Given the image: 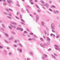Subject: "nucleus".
I'll return each mask as SVG.
<instances>
[{"mask_svg": "<svg viewBox=\"0 0 60 60\" xmlns=\"http://www.w3.org/2000/svg\"><path fill=\"white\" fill-rule=\"evenodd\" d=\"M21 23L22 24H23V25H25V24L23 23V22H21Z\"/></svg>", "mask_w": 60, "mask_h": 60, "instance_id": "obj_45", "label": "nucleus"}, {"mask_svg": "<svg viewBox=\"0 0 60 60\" xmlns=\"http://www.w3.org/2000/svg\"><path fill=\"white\" fill-rule=\"evenodd\" d=\"M9 10L10 11H13V10L11 8H9Z\"/></svg>", "mask_w": 60, "mask_h": 60, "instance_id": "obj_34", "label": "nucleus"}, {"mask_svg": "<svg viewBox=\"0 0 60 60\" xmlns=\"http://www.w3.org/2000/svg\"><path fill=\"white\" fill-rule=\"evenodd\" d=\"M7 2L9 4H10V3H12V4H13V2L11 1V0H7Z\"/></svg>", "mask_w": 60, "mask_h": 60, "instance_id": "obj_5", "label": "nucleus"}, {"mask_svg": "<svg viewBox=\"0 0 60 60\" xmlns=\"http://www.w3.org/2000/svg\"><path fill=\"white\" fill-rule=\"evenodd\" d=\"M9 40H12V38L11 37H10L9 38Z\"/></svg>", "mask_w": 60, "mask_h": 60, "instance_id": "obj_30", "label": "nucleus"}, {"mask_svg": "<svg viewBox=\"0 0 60 60\" xmlns=\"http://www.w3.org/2000/svg\"><path fill=\"white\" fill-rule=\"evenodd\" d=\"M45 6L46 7H47V8H48L49 7V5L48 4H47V3H45Z\"/></svg>", "mask_w": 60, "mask_h": 60, "instance_id": "obj_10", "label": "nucleus"}, {"mask_svg": "<svg viewBox=\"0 0 60 60\" xmlns=\"http://www.w3.org/2000/svg\"><path fill=\"white\" fill-rule=\"evenodd\" d=\"M17 42V41L16 40H15V43H16V42Z\"/></svg>", "mask_w": 60, "mask_h": 60, "instance_id": "obj_52", "label": "nucleus"}, {"mask_svg": "<svg viewBox=\"0 0 60 60\" xmlns=\"http://www.w3.org/2000/svg\"><path fill=\"white\" fill-rule=\"evenodd\" d=\"M2 1H4V2H6V1L5 0H0V2H2Z\"/></svg>", "mask_w": 60, "mask_h": 60, "instance_id": "obj_32", "label": "nucleus"}, {"mask_svg": "<svg viewBox=\"0 0 60 60\" xmlns=\"http://www.w3.org/2000/svg\"><path fill=\"white\" fill-rule=\"evenodd\" d=\"M28 40H29L30 41H31L32 40V39L30 38H29L28 39Z\"/></svg>", "mask_w": 60, "mask_h": 60, "instance_id": "obj_57", "label": "nucleus"}, {"mask_svg": "<svg viewBox=\"0 0 60 60\" xmlns=\"http://www.w3.org/2000/svg\"><path fill=\"white\" fill-rule=\"evenodd\" d=\"M19 50L20 53H22V49H20Z\"/></svg>", "mask_w": 60, "mask_h": 60, "instance_id": "obj_15", "label": "nucleus"}, {"mask_svg": "<svg viewBox=\"0 0 60 60\" xmlns=\"http://www.w3.org/2000/svg\"><path fill=\"white\" fill-rule=\"evenodd\" d=\"M51 49L50 48L48 50V51H51Z\"/></svg>", "mask_w": 60, "mask_h": 60, "instance_id": "obj_40", "label": "nucleus"}, {"mask_svg": "<svg viewBox=\"0 0 60 60\" xmlns=\"http://www.w3.org/2000/svg\"><path fill=\"white\" fill-rule=\"evenodd\" d=\"M23 33L26 34V33H28V32L26 31H24V32H23Z\"/></svg>", "mask_w": 60, "mask_h": 60, "instance_id": "obj_28", "label": "nucleus"}, {"mask_svg": "<svg viewBox=\"0 0 60 60\" xmlns=\"http://www.w3.org/2000/svg\"><path fill=\"white\" fill-rule=\"evenodd\" d=\"M32 1V0H30L29 2H31Z\"/></svg>", "mask_w": 60, "mask_h": 60, "instance_id": "obj_63", "label": "nucleus"}, {"mask_svg": "<svg viewBox=\"0 0 60 60\" xmlns=\"http://www.w3.org/2000/svg\"><path fill=\"white\" fill-rule=\"evenodd\" d=\"M3 13H4V14H6V15H8V14H7V13H6V12H4Z\"/></svg>", "mask_w": 60, "mask_h": 60, "instance_id": "obj_39", "label": "nucleus"}, {"mask_svg": "<svg viewBox=\"0 0 60 60\" xmlns=\"http://www.w3.org/2000/svg\"><path fill=\"white\" fill-rule=\"evenodd\" d=\"M51 26H53V27H54V24L53 23H52L51 24Z\"/></svg>", "mask_w": 60, "mask_h": 60, "instance_id": "obj_16", "label": "nucleus"}, {"mask_svg": "<svg viewBox=\"0 0 60 60\" xmlns=\"http://www.w3.org/2000/svg\"><path fill=\"white\" fill-rule=\"evenodd\" d=\"M54 55L55 56H58V55H57V54H56L55 53H54Z\"/></svg>", "mask_w": 60, "mask_h": 60, "instance_id": "obj_43", "label": "nucleus"}, {"mask_svg": "<svg viewBox=\"0 0 60 60\" xmlns=\"http://www.w3.org/2000/svg\"><path fill=\"white\" fill-rule=\"evenodd\" d=\"M14 47H17V46L15 45H14Z\"/></svg>", "mask_w": 60, "mask_h": 60, "instance_id": "obj_53", "label": "nucleus"}, {"mask_svg": "<svg viewBox=\"0 0 60 60\" xmlns=\"http://www.w3.org/2000/svg\"><path fill=\"white\" fill-rule=\"evenodd\" d=\"M3 48V47L0 45V49H2Z\"/></svg>", "mask_w": 60, "mask_h": 60, "instance_id": "obj_27", "label": "nucleus"}, {"mask_svg": "<svg viewBox=\"0 0 60 60\" xmlns=\"http://www.w3.org/2000/svg\"><path fill=\"white\" fill-rule=\"evenodd\" d=\"M41 47H43V48H45V45H42V44H41Z\"/></svg>", "mask_w": 60, "mask_h": 60, "instance_id": "obj_14", "label": "nucleus"}, {"mask_svg": "<svg viewBox=\"0 0 60 60\" xmlns=\"http://www.w3.org/2000/svg\"><path fill=\"white\" fill-rule=\"evenodd\" d=\"M56 11L57 12V13H59V11Z\"/></svg>", "mask_w": 60, "mask_h": 60, "instance_id": "obj_58", "label": "nucleus"}, {"mask_svg": "<svg viewBox=\"0 0 60 60\" xmlns=\"http://www.w3.org/2000/svg\"><path fill=\"white\" fill-rule=\"evenodd\" d=\"M40 40L41 41H44V39H42V38H40Z\"/></svg>", "mask_w": 60, "mask_h": 60, "instance_id": "obj_11", "label": "nucleus"}, {"mask_svg": "<svg viewBox=\"0 0 60 60\" xmlns=\"http://www.w3.org/2000/svg\"><path fill=\"white\" fill-rule=\"evenodd\" d=\"M21 11H22V12H23V11H24V10L23 8H21Z\"/></svg>", "mask_w": 60, "mask_h": 60, "instance_id": "obj_21", "label": "nucleus"}, {"mask_svg": "<svg viewBox=\"0 0 60 60\" xmlns=\"http://www.w3.org/2000/svg\"><path fill=\"white\" fill-rule=\"evenodd\" d=\"M11 33H12V34H15V33L14 32H12Z\"/></svg>", "mask_w": 60, "mask_h": 60, "instance_id": "obj_41", "label": "nucleus"}, {"mask_svg": "<svg viewBox=\"0 0 60 60\" xmlns=\"http://www.w3.org/2000/svg\"><path fill=\"white\" fill-rule=\"evenodd\" d=\"M15 17L16 18V19H19V17H18L17 16H15Z\"/></svg>", "mask_w": 60, "mask_h": 60, "instance_id": "obj_47", "label": "nucleus"}, {"mask_svg": "<svg viewBox=\"0 0 60 60\" xmlns=\"http://www.w3.org/2000/svg\"><path fill=\"white\" fill-rule=\"evenodd\" d=\"M22 15H21L20 14V19H22Z\"/></svg>", "mask_w": 60, "mask_h": 60, "instance_id": "obj_22", "label": "nucleus"}, {"mask_svg": "<svg viewBox=\"0 0 60 60\" xmlns=\"http://www.w3.org/2000/svg\"><path fill=\"white\" fill-rule=\"evenodd\" d=\"M31 4H34V3L33 2H31L30 3Z\"/></svg>", "mask_w": 60, "mask_h": 60, "instance_id": "obj_60", "label": "nucleus"}, {"mask_svg": "<svg viewBox=\"0 0 60 60\" xmlns=\"http://www.w3.org/2000/svg\"><path fill=\"white\" fill-rule=\"evenodd\" d=\"M42 59H45V57L42 56Z\"/></svg>", "mask_w": 60, "mask_h": 60, "instance_id": "obj_12", "label": "nucleus"}, {"mask_svg": "<svg viewBox=\"0 0 60 60\" xmlns=\"http://www.w3.org/2000/svg\"><path fill=\"white\" fill-rule=\"evenodd\" d=\"M4 52L5 54H7V52H6V51L4 50Z\"/></svg>", "mask_w": 60, "mask_h": 60, "instance_id": "obj_38", "label": "nucleus"}, {"mask_svg": "<svg viewBox=\"0 0 60 60\" xmlns=\"http://www.w3.org/2000/svg\"><path fill=\"white\" fill-rule=\"evenodd\" d=\"M19 12H17L16 13L17 15H19Z\"/></svg>", "mask_w": 60, "mask_h": 60, "instance_id": "obj_55", "label": "nucleus"}, {"mask_svg": "<svg viewBox=\"0 0 60 60\" xmlns=\"http://www.w3.org/2000/svg\"><path fill=\"white\" fill-rule=\"evenodd\" d=\"M44 32L45 34H47V33H46V31H45Z\"/></svg>", "mask_w": 60, "mask_h": 60, "instance_id": "obj_49", "label": "nucleus"}, {"mask_svg": "<svg viewBox=\"0 0 60 60\" xmlns=\"http://www.w3.org/2000/svg\"><path fill=\"white\" fill-rule=\"evenodd\" d=\"M2 26L3 27V28H5V26L4 24L3 23L2 24Z\"/></svg>", "mask_w": 60, "mask_h": 60, "instance_id": "obj_7", "label": "nucleus"}, {"mask_svg": "<svg viewBox=\"0 0 60 60\" xmlns=\"http://www.w3.org/2000/svg\"><path fill=\"white\" fill-rule=\"evenodd\" d=\"M59 36H60L59 35H58L56 36V38H58L59 37Z\"/></svg>", "mask_w": 60, "mask_h": 60, "instance_id": "obj_18", "label": "nucleus"}, {"mask_svg": "<svg viewBox=\"0 0 60 60\" xmlns=\"http://www.w3.org/2000/svg\"><path fill=\"white\" fill-rule=\"evenodd\" d=\"M37 11L39 12H40V11L39 10H38Z\"/></svg>", "mask_w": 60, "mask_h": 60, "instance_id": "obj_64", "label": "nucleus"}, {"mask_svg": "<svg viewBox=\"0 0 60 60\" xmlns=\"http://www.w3.org/2000/svg\"><path fill=\"white\" fill-rule=\"evenodd\" d=\"M41 2L42 3V4H45V3H44V2L42 0H41Z\"/></svg>", "mask_w": 60, "mask_h": 60, "instance_id": "obj_35", "label": "nucleus"}, {"mask_svg": "<svg viewBox=\"0 0 60 60\" xmlns=\"http://www.w3.org/2000/svg\"><path fill=\"white\" fill-rule=\"evenodd\" d=\"M30 53L31 54V55H32V56H33V53L32 52H30Z\"/></svg>", "mask_w": 60, "mask_h": 60, "instance_id": "obj_24", "label": "nucleus"}, {"mask_svg": "<svg viewBox=\"0 0 60 60\" xmlns=\"http://www.w3.org/2000/svg\"><path fill=\"white\" fill-rule=\"evenodd\" d=\"M19 46L21 47H23V46H22V45L21 44V43H19Z\"/></svg>", "mask_w": 60, "mask_h": 60, "instance_id": "obj_9", "label": "nucleus"}, {"mask_svg": "<svg viewBox=\"0 0 60 60\" xmlns=\"http://www.w3.org/2000/svg\"><path fill=\"white\" fill-rule=\"evenodd\" d=\"M36 6L37 7V8L39 9V7H38V5H37L36 4Z\"/></svg>", "mask_w": 60, "mask_h": 60, "instance_id": "obj_33", "label": "nucleus"}, {"mask_svg": "<svg viewBox=\"0 0 60 60\" xmlns=\"http://www.w3.org/2000/svg\"><path fill=\"white\" fill-rule=\"evenodd\" d=\"M21 21H22V22H25V21H24L23 19H21Z\"/></svg>", "mask_w": 60, "mask_h": 60, "instance_id": "obj_50", "label": "nucleus"}, {"mask_svg": "<svg viewBox=\"0 0 60 60\" xmlns=\"http://www.w3.org/2000/svg\"><path fill=\"white\" fill-rule=\"evenodd\" d=\"M47 40L48 42L47 44L48 45H49V44L50 42V39L48 37H47Z\"/></svg>", "mask_w": 60, "mask_h": 60, "instance_id": "obj_1", "label": "nucleus"}, {"mask_svg": "<svg viewBox=\"0 0 60 60\" xmlns=\"http://www.w3.org/2000/svg\"><path fill=\"white\" fill-rule=\"evenodd\" d=\"M52 7H53V8H56V7L52 5Z\"/></svg>", "mask_w": 60, "mask_h": 60, "instance_id": "obj_51", "label": "nucleus"}, {"mask_svg": "<svg viewBox=\"0 0 60 60\" xmlns=\"http://www.w3.org/2000/svg\"><path fill=\"white\" fill-rule=\"evenodd\" d=\"M23 35L24 37H26V34H25V33H23Z\"/></svg>", "mask_w": 60, "mask_h": 60, "instance_id": "obj_26", "label": "nucleus"}, {"mask_svg": "<svg viewBox=\"0 0 60 60\" xmlns=\"http://www.w3.org/2000/svg\"><path fill=\"white\" fill-rule=\"evenodd\" d=\"M7 18H8V19H12V18H11V17H9V16H7Z\"/></svg>", "mask_w": 60, "mask_h": 60, "instance_id": "obj_19", "label": "nucleus"}, {"mask_svg": "<svg viewBox=\"0 0 60 60\" xmlns=\"http://www.w3.org/2000/svg\"><path fill=\"white\" fill-rule=\"evenodd\" d=\"M49 10H50V11H53L51 9L49 8Z\"/></svg>", "mask_w": 60, "mask_h": 60, "instance_id": "obj_44", "label": "nucleus"}, {"mask_svg": "<svg viewBox=\"0 0 60 60\" xmlns=\"http://www.w3.org/2000/svg\"><path fill=\"white\" fill-rule=\"evenodd\" d=\"M4 41H5L6 43H9V42L7 41L6 40H5Z\"/></svg>", "mask_w": 60, "mask_h": 60, "instance_id": "obj_31", "label": "nucleus"}, {"mask_svg": "<svg viewBox=\"0 0 60 60\" xmlns=\"http://www.w3.org/2000/svg\"><path fill=\"white\" fill-rule=\"evenodd\" d=\"M9 13H10V14H8V15H9L10 16H11V13L10 12H9Z\"/></svg>", "mask_w": 60, "mask_h": 60, "instance_id": "obj_29", "label": "nucleus"}, {"mask_svg": "<svg viewBox=\"0 0 60 60\" xmlns=\"http://www.w3.org/2000/svg\"><path fill=\"white\" fill-rule=\"evenodd\" d=\"M46 30H47V31H49V29H48V28H46Z\"/></svg>", "mask_w": 60, "mask_h": 60, "instance_id": "obj_37", "label": "nucleus"}, {"mask_svg": "<svg viewBox=\"0 0 60 60\" xmlns=\"http://www.w3.org/2000/svg\"><path fill=\"white\" fill-rule=\"evenodd\" d=\"M8 27H9V28H10V29H11V26H8Z\"/></svg>", "mask_w": 60, "mask_h": 60, "instance_id": "obj_61", "label": "nucleus"}, {"mask_svg": "<svg viewBox=\"0 0 60 60\" xmlns=\"http://www.w3.org/2000/svg\"><path fill=\"white\" fill-rule=\"evenodd\" d=\"M53 27L52 26H51V28L53 30H54L55 29V28Z\"/></svg>", "mask_w": 60, "mask_h": 60, "instance_id": "obj_13", "label": "nucleus"}, {"mask_svg": "<svg viewBox=\"0 0 60 60\" xmlns=\"http://www.w3.org/2000/svg\"><path fill=\"white\" fill-rule=\"evenodd\" d=\"M17 5H18V6H19V7H20V5H19V4H17Z\"/></svg>", "mask_w": 60, "mask_h": 60, "instance_id": "obj_54", "label": "nucleus"}, {"mask_svg": "<svg viewBox=\"0 0 60 60\" xmlns=\"http://www.w3.org/2000/svg\"><path fill=\"white\" fill-rule=\"evenodd\" d=\"M12 23L13 24H14V25H17V23L15 22H12Z\"/></svg>", "mask_w": 60, "mask_h": 60, "instance_id": "obj_20", "label": "nucleus"}, {"mask_svg": "<svg viewBox=\"0 0 60 60\" xmlns=\"http://www.w3.org/2000/svg\"><path fill=\"white\" fill-rule=\"evenodd\" d=\"M3 4L4 6H5V5H7V4H6V3H4Z\"/></svg>", "mask_w": 60, "mask_h": 60, "instance_id": "obj_25", "label": "nucleus"}, {"mask_svg": "<svg viewBox=\"0 0 60 60\" xmlns=\"http://www.w3.org/2000/svg\"><path fill=\"white\" fill-rule=\"evenodd\" d=\"M44 56H45V57H47V55L45 54H44Z\"/></svg>", "mask_w": 60, "mask_h": 60, "instance_id": "obj_42", "label": "nucleus"}, {"mask_svg": "<svg viewBox=\"0 0 60 60\" xmlns=\"http://www.w3.org/2000/svg\"><path fill=\"white\" fill-rule=\"evenodd\" d=\"M52 56L53 58H54V59H56V57L55 56H54L53 55H52Z\"/></svg>", "mask_w": 60, "mask_h": 60, "instance_id": "obj_17", "label": "nucleus"}, {"mask_svg": "<svg viewBox=\"0 0 60 60\" xmlns=\"http://www.w3.org/2000/svg\"><path fill=\"white\" fill-rule=\"evenodd\" d=\"M11 26L12 28H13L14 29H15L16 28V26L15 25H13V26L12 25H11Z\"/></svg>", "mask_w": 60, "mask_h": 60, "instance_id": "obj_6", "label": "nucleus"}, {"mask_svg": "<svg viewBox=\"0 0 60 60\" xmlns=\"http://www.w3.org/2000/svg\"><path fill=\"white\" fill-rule=\"evenodd\" d=\"M5 34L6 35V36H7V37H8V36L9 35H8V34H7V33H6V34Z\"/></svg>", "mask_w": 60, "mask_h": 60, "instance_id": "obj_23", "label": "nucleus"}, {"mask_svg": "<svg viewBox=\"0 0 60 60\" xmlns=\"http://www.w3.org/2000/svg\"><path fill=\"white\" fill-rule=\"evenodd\" d=\"M52 31L53 33H55V31H54V30H52Z\"/></svg>", "mask_w": 60, "mask_h": 60, "instance_id": "obj_48", "label": "nucleus"}, {"mask_svg": "<svg viewBox=\"0 0 60 60\" xmlns=\"http://www.w3.org/2000/svg\"><path fill=\"white\" fill-rule=\"evenodd\" d=\"M27 8H30V7L29 6H27Z\"/></svg>", "mask_w": 60, "mask_h": 60, "instance_id": "obj_46", "label": "nucleus"}, {"mask_svg": "<svg viewBox=\"0 0 60 60\" xmlns=\"http://www.w3.org/2000/svg\"><path fill=\"white\" fill-rule=\"evenodd\" d=\"M6 10L7 11V12H9V10L8 9H6Z\"/></svg>", "mask_w": 60, "mask_h": 60, "instance_id": "obj_59", "label": "nucleus"}, {"mask_svg": "<svg viewBox=\"0 0 60 60\" xmlns=\"http://www.w3.org/2000/svg\"><path fill=\"white\" fill-rule=\"evenodd\" d=\"M9 55L11 56V55H12V53L11 52H9Z\"/></svg>", "mask_w": 60, "mask_h": 60, "instance_id": "obj_36", "label": "nucleus"}, {"mask_svg": "<svg viewBox=\"0 0 60 60\" xmlns=\"http://www.w3.org/2000/svg\"><path fill=\"white\" fill-rule=\"evenodd\" d=\"M20 49H19V48H18L17 49V50H18V51H19V50Z\"/></svg>", "mask_w": 60, "mask_h": 60, "instance_id": "obj_62", "label": "nucleus"}, {"mask_svg": "<svg viewBox=\"0 0 60 60\" xmlns=\"http://www.w3.org/2000/svg\"><path fill=\"white\" fill-rule=\"evenodd\" d=\"M54 46L56 47H55V49L56 50H59V48L58 46L55 45H54Z\"/></svg>", "mask_w": 60, "mask_h": 60, "instance_id": "obj_2", "label": "nucleus"}, {"mask_svg": "<svg viewBox=\"0 0 60 60\" xmlns=\"http://www.w3.org/2000/svg\"><path fill=\"white\" fill-rule=\"evenodd\" d=\"M16 30H19L20 31H22L23 30V29L22 28H17V29Z\"/></svg>", "mask_w": 60, "mask_h": 60, "instance_id": "obj_4", "label": "nucleus"}, {"mask_svg": "<svg viewBox=\"0 0 60 60\" xmlns=\"http://www.w3.org/2000/svg\"><path fill=\"white\" fill-rule=\"evenodd\" d=\"M41 25H42V26H44L45 25V23H44V22H41Z\"/></svg>", "mask_w": 60, "mask_h": 60, "instance_id": "obj_8", "label": "nucleus"}, {"mask_svg": "<svg viewBox=\"0 0 60 60\" xmlns=\"http://www.w3.org/2000/svg\"><path fill=\"white\" fill-rule=\"evenodd\" d=\"M27 36L28 37H30V35H27Z\"/></svg>", "mask_w": 60, "mask_h": 60, "instance_id": "obj_56", "label": "nucleus"}, {"mask_svg": "<svg viewBox=\"0 0 60 60\" xmlns=\"http://www.w3.org/2000/svg\"><path fill=\"white\" fill-rule=\"evenodd\" d=\"M36 22H37L38 20H39V16L37 15L36 16Z\"/></svg>", "mask_w": 60, "mask_h": 60, "instance_id": "obj_3", "label": "nucleus"}]
</instances>
